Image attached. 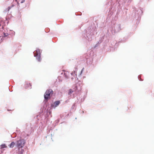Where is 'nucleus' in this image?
Returning <instances> with one entry per match:
<instances>
[{"mask_svg":"<svg viewBox=\"0 0 154 154\" xmlns=\"http://www.w3.org/2000/svg\"><path fill=\"white\" fill-rule=\"evenodd\" d=\"M53 94V91L51 89L47 90L44 95L45 99L48 100L50 98V96Z\"/></svg>","mask_w":154,"mask_h":154,"instance_id":"1","label":"nucleus"},{"mask_svg":"<svg viewBox=\"0 0 154 154\" xmlns=\"http://www.w3.org/2000/svg\"><path fill=\"white\" fill-rule=\"evenodd\" d=\"M34 56L36 57L37 59L39 62L41 60L40 58V51L39 49L35 51L34 52Z\"/></svg>","mask_w":154,"mask_h":154,"instance_id":"2","label":"nucleus"},{"mask_svg":"<svg viewBox=\"0 0 154 154\" xmlns=\"http://www.w3.org/2000/svg\"><path fill=\"white\" fill-rule=\"evenodd\" d=\"M25 143V140L23 139H21L17 142V145L19 148L22 147Z\"/></svg>","mask_w":154,"mask_h":154,"instance_id":"3","label":"nucleus"},{"mask_svg":"<svg viewBox=\"0 0 154 154\" xmlns=\"http://www.w3.org/2000/svg\"><path fill=\"white\" fill-rule=\"evenodd\" d=\"M75 91H77V92H79L81 91L82 89V86L81 84H76V85L75 87Z\"/></svg>","mask_w":154,"mask_h":154,"instance_id":"4","label":"nucleus"},{"mask_svg":"<svg viewBox=\"0 0 154 154\" xmlns=\"http://www.w3.org/2000/svg\"><path fill=\"white\" fill-rule=\"evenodd\" d=\"M25 87L26 89L31 88V85L30 83L26 82L25 85Z\"/></svg>","mask_w":154,"mask_h":154,"instance_id":"5","label":"nucleus"},{"mask_svg":"<svg viewBox=\"0 0 154 154\" xmlns=\"http://www.w3.org/2000/svg\"><path fill=\"white\" fill-rule=\"evenodd\" d=\"M60 102L59 101H55L54 103V104H55V106L54 107H57V106L59 105V104H60Z\"/></svg>","mask_w":154,"mask_h":154,"instance_id":"6","label":"nucleus"},{"mask_svg":"<svg viewBox=\"0 0 154 154\" xmlns=\"http://www.w3.org/2000/svg\"><path fill=\"white\" fill-rule=\"evenodd\" d=\"M15 143L14 142H12L10 145L9 146L11 148H13L14 146Z\"/></svg>","mask_w":154,"mask_h":154,"instance_id":"7","label":"nucleus"},{"mask_svg":"<svg viewBox=\"0 0 154 154\" xmlns=\"http://www.w3.org/2000/svg\"><path fill=\"white\" fill-rule=\"evenodd\" d=\"M73 92V91L71 89H69V90L68 94L70 95L72 94Z\"/></svg>","mask_w":154,"mask_h":154,"instance_id":"8","label":"nucleus"},{"mask_svg":"<svg viewBox=\"0 0 154 154\" xmlns=\"http://www.w3.org/2000/svg\"><path fill=\"white\" fill-rule=\"evenodd\" d=\"M14 6V5H13L11 6L8 7L7 8L8 11H9V10L11 9V8L12 7H13Z\"/></svg>","mask_w":154,"mask_h":154,"instance_id":"9","label":"nucleus"},{"mask_svg":"<svg viewBox=\"0 0 154 154\" xmlns=\"http://www.w3.org/2000/svg\"><path fill=\"white\" fill-rule=\"evenodd\" d=\"M1 146L2 148H3L6 147V146L5 144L2 145Z\"/></svg>","mask_w":154,"mask_h":154,"instance_id":"10","label":"nucleus"},{"mask_svg":"<svg viewBox=\"0 0 154 154\" xmlns=\"http://www.w3.org/2000/svg\"><path fill=\"white\" fill-rule=\"evenodd\" d=\"M25 0H21V1H20V2L21 3H23V2H25Z\"/></svg>","mask_w":154,"mask_h":154,"instance_id":"11","label":"nucleus"},{"mask_svg":"<svg viewBox=\"0 0 154 154\" xmlns=\"http://www.w3.org/2000/svg\"><path fill=\"white\" fill-rule=\"evenodd\" d=\"M84 69V68H82V70L81 72V73H82V71H83V70Z\"/></svg>","mask_w":154,"mask_h":154,"instance_id":"12","label":"nucleus"},{"mask_svg":"<svg viewBox=\"0 0 154 154\" xmlns=\"http://www.w3.org/2000/svg\"><path fill=\"white\" fill-rule=\"evenodd\" d=\"M51 106H52L53 107H54V106H53V105H51Z\"/></svg>","mask_w":154,"mask_h":154,"instance_id":"13","label":"nucleus"},{"mask_svg":"<svg viewBox=\"0 0 154 154\" xmlns=\"http://www.w3.org/2000/svg\"><path fill=\"white\" fill-rule=\"evenodd\" d=\"M4 34L5 36L6 35H5V33H4Z\"/></svg>","mask_w":154,"mask_h":154,"instance_id":"14","label":"nucleus"},{"mask_svg":"<svg viewBox=\"0 0 154 154\" xmlns=\"http://www.w3.org/2000/svg\"><path fill=\"white\" fill-rule=\"evenodd\" d=\"M19 0V2L20 1H21V0Z\"/></svg>","mask_w":154,"mask_h":154,"instance_id":"15","label":"nucleus"},{"mask_svg":"<svg viewBox=\"0 0 154 154\" xmlns=\"http://www.w3.org/2000/svg\"><path fill=\"white\" fill-rule=\"evenodd\" d=\"M16 2H17V0H15Z\"/></svg>","mask_w":154,"mask_h":154,"instance_id":"16","label":"nucleus"}]
</instances>
